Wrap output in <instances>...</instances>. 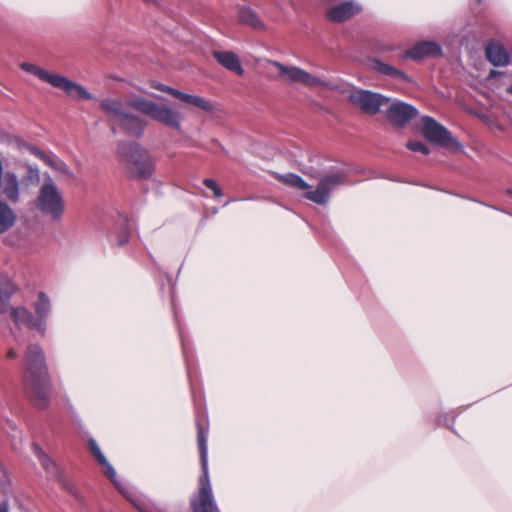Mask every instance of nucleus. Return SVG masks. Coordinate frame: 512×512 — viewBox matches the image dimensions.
I'll return each mask as SVG.
<instances>
[{"instance_id": "obj_1", "label": "nucleus", "mask_w": 512, "mask_h": 512, "mask_svg": "<svg viewBox=\"0 0 512 512\" xmlns=\"http://www.w3.org/2000/svg\"><path fill=\"white\" fill-rule=\"evenodd\" d=\"M24 382L28 396L40 409L50 400L51 382L44 349L38 343L27 346L24 354Z\"/></svg>"}, {"instance_id": "obj_2", "label": "nucleus", "mask_w": 512, "mask_h": 512, "mask_svg": "<svg viewBox=\"0 0 512 512\" xmlns=\"http://www.w3.org/2000/svg\"><path fill=\"white\" fill-rule=\"evenodd\" d=\"M33 313L24 306L10 309V319L13 326L10 334L17 342L24 340L22 327L36 331L41 337H45L48 330V319L52 313V302L45 292H38L32 303Z\"/></svg>"}, {"instance_id": "obj_3", "label": "nucleus", "mask_w": 512, "mask_h": 512, "mask_svg": "<svg viewBox=\"0 0 512 512\" xmlns=\"http://www.w3.org/2000/svg\"><path fill=\"white\" fill-rule=\"evenodd\" d=\"M88 448L97 462L104 468L103 473L114 484L118 492L135 508L138 512H167V510L155 501L137 493L128 483L120 481L114 467L109 463L97 442L91 438L88 440Z\"/></svg>"}, {"instance_id": "obj_4", "label": "nucleus", "mask_w": 512, "mask_h": 512, "mask_svg": "<svg viewBox=\"0 0 512 512\" xmlns=\"http://www.w3.org/2000/svg\"><path fill=\"white\" fill-rule=\"evenodd\" d=\"M88 448L97 462L104 468L103 473L114 484L118 492L135 508L138 512H167V510L155 501L137 493L128 483L120 481L114 467L109 463L97 442L91 438L88 440Z\"/></svg>"}, {"instance_id": "obj_5", "label": "nucleus", "mask_w": 512, "mask_h": 512, "mask_svg": "<svg viewBox=\"0 0 512 512\" xmlns=\"http://www.w3.org/2000/svg\"><path fill=\"white\" fill-rule=\"evenodd\" d=\"M116 157L127 175L133 179H149L155 171L154 157L138 142L119 141Z\"/></svg>"}, {"instance_id": "obj_6", "label": "nucleus", "mask_w": 512, "mask_h": 512, "mask_svg": "<svg viewBox=\"0 0 512 512\" xmlns=\"http://www.w3.org/2000/svg\"><path fill=\"white\" fill-rule=\"evenodd\" d=\"M134 98L120 100L104 98L100 100V108L104 114L130 136L141 137L147 126V121L130 111L134 108Z\"/></svg>"}, {"instance_id": "obj_7", "label": "nucleus", "mask_w": 512, "mask_h": 512, "mask_svg": "<svg viewBox=\"0 0 512 512\" xmlns=\"http://www.w3.org/2000/svg\"><path fill=\"white\" fill-rule=\"evenodd\" d=\"M197 438L203 475L199 480L198 493L191 498V509L193 512H220L213 497L208 474L207 431L200 424Z\"/></svg>"}, {"instance_id": "obj_8", "label": "nucleus", "mask_w": 512, "mask_h": 512, "mask_svg": "<svg viewBox=\"0 0 512 512\" xmlns=\"http://www.w3.org/2000/svg\"><path fill=\"white\" fill-rule=\"evenodd\" d=\"M36 208L53 221H59L65 212L63 195L50 175H45L35 200Z\"/></svg>"}, {"instance_id": "obj_9", "label": "nucleus", "mask_w": 512, "mask_h": 512, "mask_svg": "<svg viewBox=\"0 0 512 512\" xmlns=\"http://www.w3.org/2000/svg\"><path fill=\"white\" fill-rule=\"evenodd\" d=\"M133 105L135 110L152 120L175 130L181 129L182 115L178 110L140 96L134 98Z\"/></svg>"}, {"instance_id": "obj_10", "label": "nucleus", "mask_w": 512, "mask_h": 512, "mask_svg": "<svg viewBox=\"0 0 512 512\" xmlns=\"http://www.w3.org/2000/svg\"><path fill=\"white\" fill-rule=\"evenodd\" d=\"M348 171L344 167L333 168L323 175L315 189H306L304 197L318 205H326L330 200L331 192L338 186L347 182Z\"/></svg>"}, {"instance_id": "obj_11", "label": "nucleus", "mask_w": 512, "mask_h": 512, "mask_svg": "<svg viewBox=\"0 0 512 512\" xmlns=\"http://www.w3.org/2000/svg\"><path fill=\"white\" fill-rule=\"evenodd\" d=\"M420 129L426 140L454 150L462 149L460 142L443 125L429 116H424L420 120Z\"/></svg>"}, {"instance_id": "obj_12", "label": "nucleus", "mask_w": 512, "mask_h": 512, "mask_svg": "<svg viewBox=\"0 0 512 512\" xmlns=\"http://www.w3.org/2000/svg\"><path fill=\"white\" fill-rule=\"evenodd\" d=\"M270 65L276 67L279 75L289 84H302L309 88L329 87L330 83L318 76L297 66H287L278 61H270Z\"/></svg>"}, {"instance_id": "obj_13", "label": "nucleus", "mask_w": 512, "mask_h": 512, "mask_svg": "<svg viewBox=\"0 0 512 512\" xmlns=\"http://www.w3.org/2000/svg\"><path fill=\"white\" fill-rule=\"evenodd\" d=\"M350 102L363 113L369 115L377 114L381 107L390 102V98L369 90L357 89L350 93Z\"/></svg>"}, {"instance_id": "obj_14", "label": "nucleus", "mask_w": 512, "mask_h": 512, "mask_svg": "<svg viewBox=\"0 0 512 512\" xmlns=\"http://www.w3.org/2000/svg\"><path fill=\"white\" fill-rule=\"evenodd\" d=\"M442 53V47L437 41L425 40L417 42L410 49H407L402 58L421 61L425 58L440 57Z\"/></svg>"}, {"instance_id": "obj_15", "label": "nucleus", "mask_w": 512, "mask_h": 512, "mask_svg": "<svg viewBox=\"0 0 512 512\" xmlns=\"http://www.w3.org/2000/svg\"><path fill=\"white\" fill-rule=\"evenodd\" d=\"M418 115V110L405 102L395 101L386 111V117L392 125L404 127L409 121Z\"/></svg>"}, {"instance_id": "obj_16", "label": "nucleus", "mask_w": 512, "mask_h": 512, "mask_svg": "<svg viewBox=\"0 0 512 512\" xmlns=\"http://www.w3.org/2000/svg\"><path fill=\"white\" fill-rule=\"evenodd\" d=\"M54 88L61 89L73 100H91L93 95L82 85L70 80L62 74H57L52 85Z\"/></svg>"}, {"instance_id": "obj_17", "label": "nucleus", "mask_w": 512, "mask_h": 512, "mask_svg": "<svg viewBox=\"0 0 512 512\" xmlns=\"http://www.w3.org/2000/svg\"><path fill=\"white\" fill-rule=\"evenodd\" d=\"M361 7L354 1H348L328 9L327 15L333 22L341 23L358 14Z\"/></svg>"}, {"instance_id": "obj_18", "label": "nucleus", "mask_w": 512, "mask_h": 512, "mask_svg": "<svg viewBox=\"0 0 512 512\" xmlns=\"http://www.w3.org/2000/svg\"><path fill=\"white\" fill-rule=\"evenodd\" d=\"M485 55L488 61L497 67H504L510 63V55L502 44L490 41L485 46Z\"/></svg>"}, {"instance_id": "obj_19", "label": "nucleus", "mask_w": 512, "mask_h": 512, "mask_svg": "<svg viewBox=\"0 0 512 512\" xmlns=\"http://www.w3.org/2000/svg\"><path fill=\"white\" fill-rule=\"evenodd\" d=\"M17 291V285L6 274L0 273V313L10 315L9 299Z\"/></svg>"}, {"instance_id": "obj_20", "label": "nucleus", "mask_w": 512, "mask_h": 512, "mask_svg": "<svg viewBox=\"0 0 512 512\" xmlns=\"http://www.w3.org/2000/svg\"><path fill=\"white\" fill-rule=\"evenodd\" d=\"M215 59L226 69L235 72L237 75H242L244 69L242 68L239 57L232 51H215L213 53Z\"/></svg>"}, {"instance_id": "obj_21", "label": "nucleus", "mask_w": 512, "mask_h": 512, "mask_svg": "<svg viewBox=\"0 0 512 512\" xmlns=\"http://www.w3.org/2000/svg\"><path fill=\"white\" fill-rule=\"evenodd\" d=\"M17 222V213L4 200L0 199V235L9 231Z\"/></svg>"}, {"instance_id": "obj_22", "label": "nucleus", "mask_w": 512, "mask_h": 512, "mask_svg": "<svg viewBox=\"0 0 512 512\" xmlns=\"http://www.w3.org/2000/svg\"><path fill=\"white\" fill-rule=\"evenodd\" d=\"M32 451L40 461L43 469L47 472V474L51 478H55L61 481V476L59 474L56 463L51 460L50 457L35 443L32 445Z\"/></svg>"}, {"instance_id": "obj_23", "label": "nucleus", "mask_w": 512, "mask_h": 512, "mask_svg": "<svg viewBox=\"0 0 512 512\" xmlns=\"http://www.w3.org/2000/svg\"><path fill=\"white\" fill-rule=\"evenodd\" d=\"M130 237L128 228V218L124 215L119 217L117 231H112L109 236V241L117 246L125 245Z\"/></svg>"}, {"instance_id": "obj_24", "label": "nucleus", "mask_w": 512, "mask_h": 512, "mask_svg": "<svg viewBox=\"0 0 512 512\" xmlns=\"http://www.w3.org/2000/svg\"><path fill=\"white\" fill-rule=\"evenodd\" d=\"M20 68L25 71L26 73H29V74H32L34 76H36L37 78H39L41 81L49 84V85H53L54 81H55V78L57 76L58 73H52V72H49L43 68H41L40 66L38 65H35L33 63H30V62H22L20 64Z\"/></svg>"}, {"instance_id": "obj_25", "label": "nucleus", "mask_w": 512, "mask_h": 512, "mask_svg": "<svg viewBox=\"0 0 512 512\" xmlns=\"http://www.w3.org/2000/svg\"><path fill=\"white\" fill-rule=\"evenodd\" d=\"M371 68H372V70H374L375 72H377L383 76H388L391 78L402 79V80L408 79L407 75L404 72H402L401 70L395 68L394 66L386 64L378 59H374L371 61Z\"/></svg>"}, {"instance_id": "obj_26", "label": "nucleus", "mask_w": 512, "mask_h": 512, "mask_svg": "<svg viewBox=\"0 0 512 512\" xmlns=\"http://www.w3.org/2000/svg\"><path fill=\"white\" fill-rule=\"evenodd\" d=\"M175 97L203 111L211 112L213 110V104L203 97L187 94L179 90L175 92Z\"/></svg>"}, {"instance_id": "obj_27", "label": "nucleus", "mask_w": 512, "mask_h": 512, "mask_svg": "<svg viewBox=\"0 0 512 512\" xmlns=\"http://www.w3.org/2000/svg\"><path fill=\"white\" fill-rule=\"evenodd\" d=\"M45 164H47L49 167H51L54 171L59 173L65 179L76 180L75 174L71 171L67 164L58 157L50 156Z\"/></svg>"}, {"instance_id": "obj_28", "label": "nucleus", "mask_w": 512, "mask_h": 512, "mask_svg": "<svg viewBox=\"0 0 512 512\" xmlns=\"http://www.w3.org/2000/svg\"><path fill=\"white\" fill-rule=\"evenodd\" d=\"M277 179L283 184L304 191L310 188V185L299 175L293 173L278 174Z\"/></svg>"}, {"instance_id": "obj_29", "label": "nucleus", "mask_w": 512, "mask_h": 512, "mask_svg": "<svg viewBox=\"0 0 512 512\" xmlns=\"http://www.w3.org/2000/svg\"><path fill=\"white\" fill-rule=\"evenodd\" d=\"M26 174L23 177V184L26 187L38 185L41 181L40 170L36 165L25 163Z\"/></svg>"}, {"instance_id": "obj_30", "label": "nucleus", "mask_w": 512, "mask_h": 512, "mask_svg": "<svg viewBox=\"0 0 512 512\" xmlns=\"http://www.w3.org/2000/svg\"><path fill=\"white\" fill-rule=\"evenodd\" d=\"M239 20L241 23L250 25L252 27H259L261 25V21L258 18L257 14L248 7L240 8Z\"/></svg>"}, {"instance_id": "obj_31", "label": "nucleus", "mask_w": 512, "mask_h": 512, "mask_svg": "<svg viewBox=\"0 0 512 512\" xmlns=\"http://www.w3.org/2000/svg\"><path fill=\"white\" fill-rule=\"evenodd\" d=\"M407 148L413 152H419L424 155H427L430 152L429 148L420 141H409L407 143Z\"/></svg>"}, {"instance_id": "obj_32", "label": "nucleus", "mask_w": 512, "mask_h": 512, "mask_svg": "<svg viewBox=\"0 0 512 512\" xmlns=\"http://www.w3.org/2000/svg\"><path fill=\"white\" fill-rule=\"evenodd\" d=\"M204 185L213 191L215 197L222 196V191H221L220 187L217 185V183L213 179H210V178L205 179Z\"/></svg>"}, {"instance_id": "obj_33", "label": "nucleus", "mask_w": 512, "mask_h": 512, "mask_svg": "<svg viewBox=\"0 0 512 512\" xmlns=\"http://www.w3.org/2000/svg\"><path fill=\"white\" fill-rule=\"evenodd\" d=\"M28 150L35 155L37 158L46 163L47 159H49V155H46L43 151L33 145H26Z\"/></svg>"}, {"instance_id": "obj_34", "label": "nucleus", "mask_w": 512, "mask_h": 512, "mask_svg": "<svg viewBox=\"0 0 512 512\" xmlns=\"http://www.w3.org/2000/svg\"><path fill=\"white\" fill-rule=\"evenodd\" d=\"M152 87L159 91L166 92L174 97H175V92H178L177 89L171 88V87L163 85V84H153Z\"/></svg>"}, {"instance_id": "obj_35", "label": "nucleus", "mask_w": 512, "mask_h": 512, "mask_svg": "<svg viewBox=\"0 0 512 512\" xmlns=\"http://www.w3.org/2000/svg\"><path fill=\"white\" fill-rule=\"evenodd\" d=\"M18 357V353L15 349H9L7 352V358L9 359H16Z\"/></svg>"}, {"instance_id": "obj_36", "label": "nucleus", "mask_w": 512, "mask_h": 512, "mask_svg": "<svg viewBox=\"0 0 512 512\" xmlns=\"http://www.w3.org/2000/svg\"><path fill=\"white\" fill-rule=\"evenodd\" d=\"M9 505L7 501L0 502V512H8Z\"/></svg>"}, {"instance_id": "obj_37", "label": "nucleus", "mask_w": 512, "mask_h": 512, "mask_svg": "<svg viewBox=\"0 0 512 512\" xmlns=\"http://www.w3.org/2000/svg\"><path fill=\"white\" fill-rule=\"evenodd\" d=\"M143 2H145L146 4H156L157 1L156 0H142Z\"/></svg>"}, {"instance_id": "obj_38", "label": "nucleus", "mask_w": 512, "mask_h": 512, "mask_svg": "<svg viewBox=\"0 0 512 512\" xmlns=\"http://www.w3.org/2000/svg\"><path fill=\"white\" fill-rule=\"evenodd\" d=\"M508 193L512 195V189H509V190H508Z\"/></svg>"}, {"instance_id": "obj_39", "label": "nucleus", "mask_w": 512, "mask_h": 512, "mask_svg": "<svg viewBox=\"0 0 512 512\" xmlns=\"http://www.w3.org/2000/svg\"><path fill=\"white\" fill-rule=\"evenodd\" d=\"M476 1H477L478 3H481V2H482V0H476Z\"/></svg>"}]
</instances>
